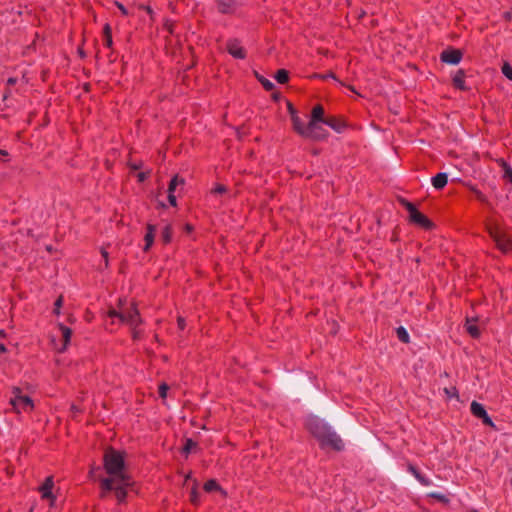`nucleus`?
Returning <instances> with one entry per match:
<instances>
[{
	"label": "nucleus",
	"instance_id": "nucleus-3",
	"mask_svg": "<svg viewBox=\"0 0 512 512\" xmlns=\"http://www.w3.org/2000/svg\"><path fill=\"white\" fill-rule=\"evenodd\" d=\"M109 317H117L120 319L122 323L129 325L131 328L135 329L141 322V318L139 315L138 309L134 304L127 305L120 301L119 309H112L108 313Z\"/></svg>",
	"mask_w": 512,
	"mask_h": 512
},
{
	"label": "nucleus",
	"instance_id": "nucleus-34",
	"mask_svg": "<svg viewBox=\"0 0 512 512\" xmlns=\"http://www.w3.org/2000/svg\"><path fill=\"white\" fill-rule=\"evenodd\" d=\"M470 189H471V191L474 193V195L476 196V198H477L479 201H481V202H483V203L487 202V198H486V196H485L481 191H479L478 189H476L474 186H471V187H470Z\"/></svg>",
	"mask_w": 512,
	"mask_h": 512
},
{
	"label": "nucleus",
	"instance_id": "nucleus-43",
	"mask_svg": "<svg viewBox=\"0 0 512 512\" xmlns=\"http://www.w3.org/2000/svg\"><path fill=\"white\" fill-rule=\"evenodd\" d=\"M412 472H413V474L417 477V479H418L419 481H421L422 483H424V484H426V485L428 484L427 482H425V481H424V479H423V478H422V477H421V476H420V475H419V474H418V473H417L413 468H412Z\"/></svg>",
	"mask_w": 512,
	"mask_h": 512
},
{
	"label": "nucleus",
	"instance_id": "nucleus-6",
	"mask_svg": "<svg viewBox=\"0 0 512 512\" xmlns=\"http://www.w3.org/2000/svg\"><path fill=\"white\" fill-rule=\"evenodd\" d=\"M489 234L493 238L499 250L508 253L512 250V240L497 227L489 228Z\"/></svg>",
	"mask_w": 512,
	"mask_h": 512
},
{
	"label": "nucleus",
	"instance_id": "nucleus-50",
	"mask_svg": "<svg viewBox=\"0 0 512 512\" xmlns=\"http://www.w3.org/2000/svg\"><path fill=\"white\" fill-rule=\"evenodd\" d=\"M15 81H16V80H15L14 78H10V79L8 80V83L12 85V84H14V83H15Z\"/></svg>",
	"mask_w": 512,
	"mask_h": 512
},
{
	"label": "nucleus",
	"instance_id": "nucleus-47",
	"mask_svg": "<svg viewBox=\"0 0 512 512\" xmlns=\"http://www.w3.org/2000/svg\"><path fill=\"white\" fill-rule=\"evenodd\" d=\"M4 352H6V347L4 346V344L0 343V353H4Z\"/></svg>",
	"mask_w": 512,
	"mask_h": 512
},
{
	"label": "nucleus",
	"instance_id": "nucleus-26",
	"mask_svg": "<svg viewBox=\"0 0 512 512\" xmlns=\"http://www.w3.org/2000/svg\"><path fill=\"white\" fill-rule=\"evenodd\" d=\"M396 334H397V337L400 341H402L403 343H408L409 342V334L407 332V330L400 326L396 329Z\"/></svg>",
	"mask_w": 512,
	"mask_h": 512
},
{
	"label": "nucleus",
	"instance_id": "nucleus-30",
	"mask_svg": "<svg viewBox=\"0 0 512 512\" xmlns=\"http://www.w3.org/2000/svg\"><path fill=\"white\" fill-rule=\"evenodd\" d=\"M190 501L194 504V505H197L198 502H199V493L197 491V483L196 481H194L193 483V486L191 488V492H190Z\"/></svg>",
	"mask_w": 512,
	"mask_h": 512
},
{
	"label": "nucleus",
	"instance_id": "nucleus-1",
	"mask_svg": "<svg viewBox=\"0 0 512 512\" xmlns=\"http://www.w3.org/2000/svg\"><path fill=\"white\" fill-rule=\"evenodd\" d=\"M306 426L323 448H331L337 451L343 448L344 443L340 436L323 419L310 416L307 419Z\"/></svg>",
	"mask_w": 512,
	"mask_h": 512
},
{
	"label": "nucleus",
	"instance_id": "nucleus-20",
	"mask_svg": "<svg viewBox=\"0 0 512 512\" xmlns=\"http://www.w3.org/2000/svg\"><path fill=\"white\" fill-rule=\"evenodd\" d=\"M59 328L61 330L63 338V347L60 349V351H64L70 342L72 331L63 324H59Z\"/></svg>",
	"mask_w": 512,
	"mask_h": 512
},
{
	"label": "nucleus",
	"instance_id": "nucleus-40",
	"mask_svg": "<svg viewBox=\"0 0 512 512\" xmlns=\"http://www.w3.org/2000/svg\"><path fill=\"white\" fill-rule=\"evenodd\" d=\"M168 201L172 206H176V197L173 193H168Z\"/></svg>",
	"mask_w": 512,
	"mask_h": 512
},
{
	"label": "nucleus",
	"instance_id": "nucleus-19",
	"mask_svg": "<svg viewBox=\"0 0 512 512\" xmlns=\"http://www.w3.org/2000/svg\"><path fill=\"white\" fill-rule=\"evenodd\" d=\"M211 192L214 195L225 196L226 198H232L235 196V193L229 191L228 188L223 184H216Z\"/></svg>",
	"mask_w": 512,
	"mask_h": 512
},
{
	"label": "nucleus",
	"instance_id": "nucleus-51",
	"mask_svg": "<svg viewBox=\"0 0 512 512\" xmlns=\"http://www.w3.org/2000/svg\"><path fill=\"white\" fill-rule=\"evenodd\" d=\"M138 168H139L138 165H136V164L132 165V169L137 170Z\"/></svg>",
	"mask_w": 512,
	"mask_h": 512
},
{
	"label": "nucleus",
	"instance_id": "nucleus-10",
	"mask_svg": "<svg viewBox=\"0 0 512 512\" xmlns=\"http://www.w3.org/2000/svg\"><path fill=\"white\" fill-rule=\"evenodd\" d=\"M462 59V52L458 49H448L441 53V60L445 63L456 65Z\"/></svg>",
	"mask_w": 512,
	"mask_h": 512
},
{
	"label": "nucleus",
	"instance_id": "nucleus-29",
	"mask_svg": "<svg viewBox=\"0 0 512 512\" xmlns=\"http://www.w3.org/2000/svg\"><path fill=\"white\" fill-rule=\"evenodd\" d=\"M275 79L281 84L286 83L289 79L288 72L284 69L278 70Z\"/></svg>",
	"mask_w": 512,
	"mask_h": 512
},
{
	"label": "nucleus",
	"instance_id": "nucleus-38",
	"mask_svg": "<svg viewBox=\"0 0 512 512\" xmlns=\"http://www.w3.org/2000/svg\"><path fill=\"white\" fill-rule=\"evenodd\" d=\"M288 111H289L291 118H293L294 116H298L296 109L292 106L291 103H288Z\"/></svg>",
	"mask_w": 512,
	"mask_h": 512
},
{
	"label": "nucleus",
	"instance_id": "nucleus-13",
	"mask_svg": "<svg viewBox=\"0 0 512 512\" xmlns=\"http://www.w3.org/2000/svg\"><path fill=\"white\" fill-rule=\"evenodd\" d=\"M117 482L118 481L112 477L102 478L100 481L102 490L101 497H105L108 492L113 491Z\"/></svg>",
	"mask_w": 512,
	"mask_h": 512
},
{
	"label": "nucleus",
	"instance_id": "nucleus-42",
	"mask_svg": "<svg viewBox=\"0 0 512 512\" xmlns=\"http://www.w3.org/2000/svg\"><path fill=\"white\" fill-rule=\"evenodd\" d=\"M431 496L439 499L440 501H447L444 495L438 494V493H432Z\"/></svg>",
	"mask_w": 512,
	"mask_h": 512
},
{
	"label": "nucleus",
	"instance_id": "nucleus-49",
	"mask_svg": "<svg viewBox=\"0 0 512 512\" xmlns=\"http://www.w3.org/2000/svg\"><path fill=\"white\" fill-rule=\"evenodd\" d=\"M0 155L2 156H7L8 155V152L5 151V150H0Z\"/></svg>",
	"mask_w": 512,
	"mask_h": 512
},
{
	"label": "nucleus",
	"instance_id": "nucleus-28",
	"mask_svg": "<svg viewBox=\"0 0 512 512\" xmlns=\"http://www.w3.org/2000/svg\"><path fill=\"white\" fill-rule=\"evenodd\" d=\"M257 79L260 81V83L263 85V87L267 90V91H270L274 88V83L271 82L270 80L264 78L263 76L259 75L257 72L255 73Z\"/></svg>",
	"mask_w": 512,
	"mask_h": 512
},
{
	"label": "nucleus",
	"instance_id": "nucleus-21",
	"mask_svg": "<svg viewBox=\"0 0 512 512\" xmlns=\"http://www.w3.org/2000/svg\"><path fill=\"white\" fill-rule=\"evenodd\" d=\"M295 131L301 136L305 137L306 126L303 124L298 116L291 118Z\"/></svg>",
	"mask_w": 512,
	"mask_h": 512
},
{
	"label": "nucleus",
	"instance_id": "nucleus-11",
	"mask_svg": "<svg viewBox=\"0 0 512 512\" xmlns=\"http://www.w3.org/2000/svg\"><path fill=\"white\" fill-rule=\"evenodd\" d=\"M54 486L53 477L49 476L46 478L45 482L41 487H39V492L42 495V498L54 501L55 497L52 494V488Z\"/></svg>",
	"mask_w": 512,
	"mask_h": 512
},
{
	"label": "nucleus",
	"instance_id": "nucleus-9",
	"mask_svg": "<svg viewBox=\"0 0 512 512\" xmlns=\"http://www.w3.org/2000/svg\"><path fill=\"white\" fill-rule=\"evenodd\" d=\"M228 53L237 59H244L246 52L237 39H232L226 45Z\"/></svg>",
	"mask_w": 512,
	"mask_h": 512
},
{
	"label": "nucleus",
	"instance_id": "nucleus-15",
	"mask_svg": "<svg viewBox=\"0 0 512 512\" xmlns=\"http://www.w3.org/2000/svg\"><path fill=\"white\" fill-rule=\"evenodd\" d=\"M448 182L447 173H438L432 178V185L435 189L440 190L446 186Z\"/></svg>",
	"mask_w": 512,
	"mask_h": 512
},
{
	"label": "nucleus",
	"instance_id": "nucleus-31",
	"mask_svg": "<svg viewBox=\"0 0 512 512\" xmlns=\"http://www.w3.org/2000/svg\"><path fill=\"white\" fill-rule=\"evenodd\" d=\"M104 43L107 47H111L112 45L111 28L109 25H105L104 27Z\"/></svg>",
	"mask_w": 512,
	"mask_h": 512
},
{
	"label": "nucleus",
	"instance_id": "nucleus-22",
	"mask_svg": "<svg viewBox=\"0 0 512 512\" xmlns=\"http://www.w3.org/2000/svg\"><path fill=\"white\" fill-rule=\"evenodd\" d=\"M154 232H155V226L153 225H148L147 227V233L145 235V242H146V245H145V248L144 250H148L150 248V246L153 244V241H154Z\"/></svg>",
	"mask_w": 512,
	"mask_h": 512
},
{
	"label": "nucleus",
	"instance_id": "nucleus-23",
	"mask_svg": "<svg viewBox=\"0 0 512 512\" xmlns=\"http://www.w3.org/2000/svg\"><path fill=\"white\" fill-rule=\"evenodd\" d=\"M499 163L503 169V177L512 183V168L503 159L499 160Z\"/></svg>",
	"mask_w": 512,
	"mask_h": 512
},
{
	"label": "nucleus",
	"instance_id": "nucleus-44",
	"mask_svg": "<svg viewBox=\"0 0 512 512\" xmlns=\"http://www.w3.org/2000/svg\"><path fill=\"white\" fill-rule=\"evenodd\" d=\"M137 177H138V180H139L140 182H142V181H144V180L146 179V174H145L144 172H140V173L137 175Z\"/></svg>",
	"mask_w": 512,
	"mask_h": 512
},
{
	"label": "nucleus",
	"instance_id": "nucleus-18",
	"mask_svg": "<svg viewBox=\"0 0 512 512\" xmlns=\"http://www.w3.org/2000/svg\"><path fill=\"white\" fill-rule=\"evenodd\" d=\"M323 124L331 127L336 132H341L344 127L343 122L333 116L327 117Z\"/></svg>",
	"mask_w": 512,
	"mask_h": 512
},
{
	"label": "nucleus",
	"instance_id": "nucleus-52",
	"mask_svg": "<svg viewBox=\"0 0 512 512\" xmlns=\"http://www.w3.org/2000/svg\"><path fill=\"white\" fill-rule=\"evenodd\" d=\"M72 409H73V411H76V412L79 411V409L77 407H75V406H73Z\"/></svg>",
	"mask_w": 512,
	"mask_h": 512
},
{
	"label": "nucleus",
	"instance_id": "nucleus-5",
	"mask_svg": "<svg viewBox=\"0 0 512 512\" xmlns=\"http://www.w3.org/2000/svg\"><path fill=\"white\" fill-rule=\"evenodd\" d=\"M401 203L408 211L409 220L411 222L425 229H431L433 227L432 222L424 214L420 213L412 203L404 199L401 200Z\"/></svg>",
	"mask_w": 512,
	"mask_h": 512
},
{
	"label": "nucleus",
	"instance_id": "nucleus-24",
	"mask_svg": "<svg viewBox=\"0 0 512 512\" xmlns=\"http://www.w3.org/2000/svg\"><path fill=\"white\" fill-rule=\"evenodd\" d=\"M453 83L454 85L459 89H465L464 86V72L458 71L455 76L453 77Z\"/></svg>",
	"mask_w": 512,
	"mask_h": 512
},
{
	"label": "nucleus",
	"instance_id": "nucleus-7",
	"mask_svg": "<svg viewBox=\"0 0 512 512\" xmlns=\"http://www.w3.org/2000/svg\"><path fill=\"white\" fill-rule=\"evenodd\" d=\"M320 121H315L314 126H311V121L306 126L305 138L312 140H321L326 137V131L322 128Z\"/></svg>",
	"mask_w": 512,
	"mask_h": 512
},
{
	"label": "nucleus",
	"instance_id": "nucleus-37",
	"mask_svg": "<svg viewBox=\"0 0 512 512\" xmlns=\"http://www.w3.org/2000/svg\"><path fill=\"white\" fill-rule=\"evenodd\" d=\"M62 303H63V299H62V297H59L55 302V309H54L55 314L60 313V308L62 306Z\"/></svg>",
	"mask_w": 512,
	"mask_h": 512
},
{
	"label": "nucleus",
	"instance_id": "nucleus-4",
	"mask_svg": "<svg viewBox=\"0 0 512 512\" xmlns=\"http://www.w3.org/2000/svg\"><path fill=\"white\" fill-rule=\"evenodd\" d=\"M10 404L17 413L32 411L34 405L30 397L22 395L19 388H14L10 398Z\"/></svg>",
	"mask_w": 512,
	"mask_h": 512
},
{
	"label": "nucleus",
	"instance_id": "nucleus-16",
	"mask_svg": "<svg viewBox=\"0 0 512 512\" xmlns=\"http://www.w3.org/2000/svg\"><path fill=\"white\" fill-rule=\"evenodd\" d=\"M476 320L477 319L474 318H468L465 324L466 331L474 338H478L480 336V328L474 323Z\"/></svg>",
	"mask_w": 512,
	"mask_h": 512
},
{
	"label": "nucleus",
	"instance_id": "nucleus-27",
	"mask_svg": "<svg viewBox=\"0 0 512 512\" xmlns=\"http://www.w3.org/2000/svg\"><path fill=\"white\" fill-rule=\"evenodd\" d=\"M204 490L206 492H213L221 490V488L215 480L211 479L204 484Z\"/></svg>",
	"mask_w": 512,
	"mask_h": 512
},
{
	"label": "nucleus",
	"instance_id": "nucleus-25",
	"mask_svg": "<svg viewBox=\"0 0 512 512\" xmlns=\"http://www.w3.org/2000/svg\"><path fill=\"white\" fill-rule=\"evenodd\" d=\"M184 179L178 177L177 175L170 181L169 187H168V193H173L177 186L183 185Z\"/></svg>",
	"mask_w": 512,
	"mask_h": 512
},
{
	"label": "nucleus",
	"instance_id": "nucleus-39",
	"mask_svg": "<svg viewBox=\"0 0 512 512\" xmlns=\"http://www.w3.org/2000/svg\"><path fill=\"white\" fill-rule=\"evenodd\" d=\"M115 4H116V6L118 7V9L121 11V13L123 15H127L128 14L127 9L124 7V5L122 3L116 2Z\"/></svg>",
	"mask_w": 512,
	"mask_h": 512
},
{
	"label": "nucleus",
	"instance_id": "nucleus-32",
	"mask_svg": "<svg viewBox=\"0 0 512 512\" xmlns=\"http://www.w3.org/2000/svg\"><path fill=\"white\" fill-rule=\"evenodd\" d=\"M171 227L169 225H166L163 230H162V233H161V236H162V239L165 243H168L170 242L171 240Z\"/></svg>",
	"mask_w": 512,
	"mask_h": 512
},
{
	"label": "nucleus",
	"instance_id": "nucleus-17",
	"mask_svg": "<svg viewBox=\"0 0 512 512\" xmlns=\"http://www.w3.org/2000/svg\"><path fill=\"white\" fill-rule=\"evenodd\" d=\"M216 2L221 13H231L234 11L235 2L233 0H216Z\"/></svg>",
	"mask_w": 512,
	"mask_h": 512
},
{
	"label": "nucleus",
	"instance_id": "nucleus-2",
	"mask_svg": "<svg viewBox=\"0 0 512 512\" xmlns=\"http://www.w3.org/2000/svg\"><path fill=\"white\" fill-rule=\"evenodd\" d=\"M104 468L109 477L118 482L127 483L130 478L125 472L123 456L114 449H108L104 454Z\"/></svg>",
	"mask_w": 512,
	"mask_h": 512
},
{
	"label": "nucleus",
	"instance_id": "nucleus-33",
	"mask_svg": "<svg viewBox=\"0 0 512 512\" xmlns=\"http://www.w3.org/2000/svg\"><path fill=\"white\" fill-rule=\"evenodd\" d=\"M197 444L192 439H187L185 446L183 447V452L188 454L190 453L194 448H196Z\"/></svg>",
	"mask_w": 512,
	"mask_h": 512
},
{
	"label": "nucleus",
	"instance_id": "nucleus-36",
	"mask_svg": "<svg viewBox=\"0 0 512 512\" xmlns=\"http://www.w3.org/2000/svg\"><path fill=\"white\" fill-rule=\"evenodd\" d=\"M169 389V386L165 383H162L160 386H159V394L162 398H165L166 395H167V391Z\"/></svg>",
	"mask_w": 512,
	"mask_h": 512
},
{
	"label": "nucleus",
	"instance_id": "nucleus-53",
	"mask_svg": "<svg viewBox=\"0 0 512 512\" xmlns=\"http://www.w3.org/2000/svg\"><path fill=\"white\" fill-rule=\"evenodd\" d=\"M137 336H138L137 332H136V331H134V332H133V337H134V338H136Z\"/></svg>",
	"mask_w": 512,
	"mask_h": 512
},
{
	"label": "nucleus",
	"instance_id": "nucleus-14",
	"mask_svg": "<svg viewBox=\"0 0 512 512\" xmlns=\"http://www.w3.org/2000/svg\"><path fill=\"white\" fill-rule=\"evenodd\" d=\"M327 117L324 116V109L321 105H316L311 112V126H314L315 121L324 123Z\"/></svg>",
	"mask_w": 512,
	"mask_h": 512
},
{
	"label": "nucleus",
	"instance_id": "nucleus-45",
	"mask_svg": "<svg viewBox=\"0 0 512 512\" xmlns=\"http://www.w3.org/2000/svg\"><path fill=\"white\" fill-rule=\"evenodd\" d=\"M178 325H179V327H180L181 329H183V328H184V326H185V322H184V319H183V318H179V319H178Z\"/></svg>",
	"mask_w": 512,
	"mask_h": 512
},
{
	"label": "nucleus",
	"instance_id": "nucleus-8",
	"mask_svg": "<svg viewBox=\"0 0 512 512\" xmlns=\"http://www.w3.org/2000/svg\"><path fill=\"white\" fill-rule=\"evenodd\" d=\"M470 409H471L472 414L475 417L480 418L484 424H486L488 426H494L491 418L487 414V412L482 404H480L476 401H473L471 403Z\"/></svg>",
	"mask_w": 512,
	"mask_h": 512
},
{
	"label": "nucleus",
	"instance_id": "nucleus-48",
	"mask_svg": "<svg viewBox=\"0 0 512 512\" xmlns=\"http://www.w3.org/2000/svg\"><path fill=\"white\" fill-rule=\"evenodd\" d=\"M512 12H506L505 17L506 19H511Z\"/></svg>",
	"mask_w": 512,
	"mask_h": 512
},
{
	"label": "nucleus",
	"instance_id": "nucleus-46",
	"mask_svg": "<svg viewBox=\"0 0 512 512\" xmlns=\"http://www.w3.org/2000/svg\"><path fill=\"white\" fill-rule=\"evenodd\" d=\"M102 256L105 258V261L107 262L108 259V253L105 250H102Z\"/></svg>",
	"mask_w": 512,
	"mask_h": 512
},
{
	"label": "nucleus",
	"instance_id": "nucleus-35",
	"mask_svg": "<svg viewBox=\"0 0 512 512\" xmlns=\"http://www.w3.org/2000/svg\"><path fill=\"white\" fill-rule=\"evenodd\" d=\"M502 73L509 79L512 80V67L509 63H504L502 66Z\"/></svg>",
	"mask_w": 512,
	"mask_h": 512
},
{
	"label": "nucleus",
	"instance_id": "nucleus-12",
	"mask_svg": "<svg viewBox=\"0 0 512 512\" xmlns=\"http://www.w3.org/2000/svg\"><path fill=\"white\" fill-rule=\"evenodd\" d=\"M131 479L128 478L127 483L117 482L114 488L115 496L117 498L118 503H123L127 496V487L131 486Z\"/></svg>",
	"mask_w": 512,
	"mask_h": 512
},
{
	"label": "nucleus",
	"instance_id": "nucleus-41",
	"mask_svg": "<svg viewBox=\"0 0 512 512\" xmlns=\"http://www.w3.org/2000/svg\"><path fill=\"white\" fill-rule=\"evenodd\" d=\"M322 79H328V78H331V79H334V80H337V77L334 73H327L325 75H322L321 76Z\"/></svg>",
	"mask_w": 512,
	"mask_h": 512
}]
</instances>
